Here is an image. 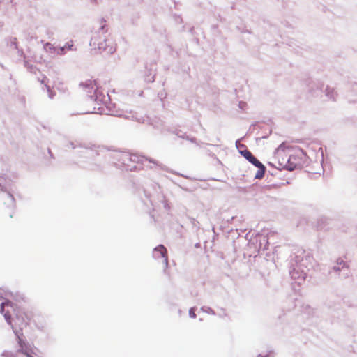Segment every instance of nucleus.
Masks as SVG:
<instances>
[{
	"label": "nucleus",
	"instance_id": "obj_1",
	"mask_svg": "<svg viewBox=\"0 0 357 357\" xmlns=\"http://www.w3.org/2000/svg\"><path fill=\"white\" fill-rule=\"evenodd\" d=\"M0 312L3 314L6 321L9 324H11L12 323L13 314H15L14 318L15 326H13V328H18L20 331H22L23 327L28 324V322L25 321V318L29 319L28 314L22 312H16V308L9 301H6L1 303Z\"/></svg>",
	"mask_w": 357,
	"mask_h": 357
},
{
	"label": "nucleus",
	"instance_id": "obj_2",
	"mask_svg": "<svg viewBox=\"0 0 357 357\" xmlns=\"http://www.w3.org/2000/svg\"><path fill=\"white\" fill-rule=\"evenodd\" d=\"M90 45L94 47H97L100 52H105L107 54H112L116 50L113 41L107 39L105 36H94L91 38Z\"/></svg>",
	"mask_w": 357,
	"mask_h": 357
},
{
	"label": "nucleus",
	"instance_id": "obj_3",
	"mask_svg": "<svg viewBox=\"0 0 357 357\" xmlns=\"http://www.w3.org/2000/svg\"><path fill=\"white\" fill-rule=\"evenodd\" d=\"M288 157L289 155L285 153H278L276 155V159L278 162L279 168L287 169Z\"/></svg>",
	"mask_w": 357,
	"mask_h": 357
},
{
	"label": "nucleus",
	"instance_id": "obj_4",
	"mask_svg": "<svg viewBox=\"0 0 357 357\" xmlns=\"http://www.w3.org/2000/svg\"><path fill=\"white\" fill-rule=\"evenodd\" d=\"M241 154L252 164H253L255 167H263V165L260 161H259L252 153L248 150L243 151L241 152Z\"/></svg>",
	"mask_w": 357,
	"mask_h": 357
},
{
	"label": "nucleus",
	"instance_id": "obj_5",
	"mask_svg": "<svg viewBox=\"0 0 357 357\" xmlns=\"http://www.w3.org/2000/svg\"><path fill=\"white\" fill-rule=\"evenodd\" d=\"M288 170H294L299 164V159L294 155H289L288 157Z\"/></svg>",
	"mask_w": 357,
	"mask_h": 357
},
{
	"label": "nucleus",
	"instance_id": "obj_6",
	"mask_svg": "<svg viewBox=\"0 0 357 357\" xmlns=\"http://www.w3.org/2000/svg\"><path fill=\"white\" fill-rule=\"evenodd\" d=\"M156 252H159L162 257L165 259V261L167 263V249L163 245H159L155 249Z\"/></svg>",
	"mask_w": 357,
	"mask_h": 357
},
{
	"label": "nucleus",
	"instance_id": "obj_7",
	"mask_svg": "<svg viewBox=\"0 0 357 357\" xmlns=\"http://www.w3.org/2000/svg\"><path fill=\"white\" fill-rule=\"evenodd\" d=\"M73 41L68 42L65 46L61 47L59 48V50L57 52V54H63L65 53V50L67 49L68 50H73Z\"/></svg>",
	"mask_w": 357,
	"mask_h": 357
},
{
	"label": "nucleus",
	"instance_id": "obj_8",
	"mask_svg": "<svg viewBox=\"0 0 357 357\" xmlns=\"http://www.w3.org/2000/svg\"><path fill=\"white\" fill-rule=\"evenodd\" d=\"M45 47L47 52H50L52 53H56V54H57V52L59 48V47H54L52 44L49 43H46Z\"/></svg>",
	"mask_w": 357,
	"mask_h": 357
},
{
	"label": "nucleus",
	"instance_id": "obj_9",
	"mask_svg": "<svg viewBox=\"0 0 357 357\" xmlns=\"http://www.w3.org/2000/svg\"><path fill=\"white\" fill-rule=\"evenodd\" d=\"M85 87H91V89L96 86L97 83L96 80H88L85 83L82 84Z\"/></svg>",
	"mask_w": 357,
	"mask_h": 357
},
{
	"label": "nucleus",
	"instance_id": "obj_10",
	"mask_svg": "<svg viewBox=\"0 0 357 357\" xmlns=\"http://www.w3.org/2000/svg\"><path fill=\"white\" fill-rule=\"evenodd\" d=\"M258 168H259V170L257 171V172L255 175V178H261L264 176L265 168H264V165H263V167H259Z\"/></svg>",
	"mask_w": 357,
	"mask_h": 357
},
{
	"label": "nucleus",
	"instance_id": "obj_11",
	"mask_svg": "<svg viewBox=\"0 0 357 357\" xmlns=\"http://www.w3.org/2000/svg\"><path fill=\"white\" fill-rule=\"evenodd\" d=\"M189 315L190 317L192 318H195L196 317V314L195 312V310L193 308H191L190 310H189Z\"/></svg>",
	"mask_w": 357,
	"mask_h": 357
},
{
	"label": "nucleus",
	"instance_id": "obj_12",
	"mask_svg": "<svg viewBox=\"0 0 357 357\" xmlns=\"http://www.w3.org/2000/svg\"><path fill=\"white\" fill-rule=\"evenodd\" d=\"M8 197H9V198H10V200H11V204H12V206H13V207H15V200L14 197H13L12 195H10V194H9V195H8Z\"/></svg>",
	"mask_w": 357,
	"mask_h": 357
}]
</instances>
